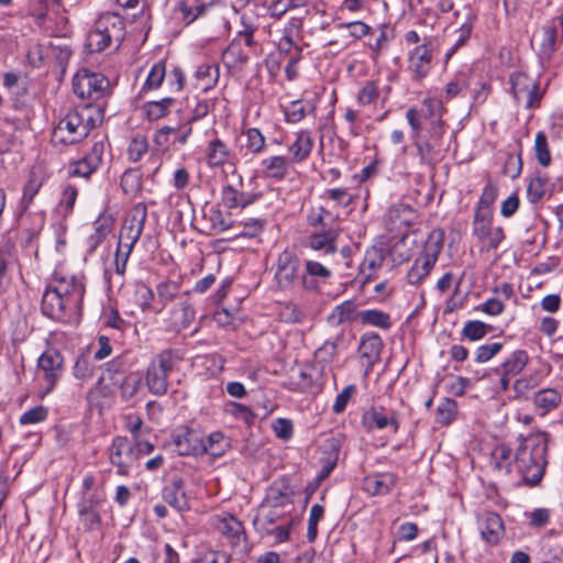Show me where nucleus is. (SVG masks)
Instances as JSON below:
<instances>
[{
    "label": "nucleus",
    "mask_w": 563,
    "mask_h": 563,
    "mask_svg": "<svg viewBox=\"0 0 563 563\" xmlns=\"http://www.w3.org/2000/svg\"><path fill=\"white\" fill-rule=\"evenodd\" d=\"M84 295L85 285L76 276L54 272L42 297V312L53 320L70 322L80 314Z\"/></svg>",
    "instance_id": "1"
},
{
    "label": "nucleus",
    "mask_w": 563,
    "mask_h": 563,
    "mask_svg": "<svg viewBox=\"0 0 563 563\" xmlns=\"http://www.w3.org/2000/svg\"><path fill=\"white\" fill-rule=\"evenodd\" d=\"M519 445L514 456V466L528 486L539 484L547 462L548 439L545 433H531L518 438Z\"/></svg>",
    "instance_id": "2"
},
{
    "label": "nucleus",
    "mask_w": 563,
    "mask_h": 563,
    "mask_svg": "<svg viewBox=\"0 0 563 563\" xmlns=\"http://www.w3.org/2000/svg\"><path fill=\"white\" fill-rule=\"evenodd\" d=\"M125 37L123 18L114 12H104L95 22L93 29L87 34L86 48L89 53H99L106 48H118Z\"/></svg>",
    "instance_id": "3"
},
{
    "label": "nucleus",
    "mask_w": 563,
    "mask_h": 563,
    "mask_svg": "<svg viewBox=\"0 0 563 563\" xmlns=\"http://www.w3.org/2000/svg\"><path fill=\"white\" fill-rule=\"evenodd\" d=\"M95 126L89 109L70 110L59 120L52 132V142L55 145L74 144L84 140Z\"/></svg>",
    "instance_id": "4"
},
{
    "label": "nucleus",
    "mask_w": 563,
    "mask_h": 563,
    "mask_svg": "<svg viewBox=\"0 0 563 563\" xmlns=\"http://www.w3.org/2000/svg\"><path fill=\"white\" fill-rule=\"evenodd\" d=\"M175 351L168 349L159 352L148 364L145 373V383L155 396H163L168 390V376L178 362Z\"/></svg>",
    "instance_id": "5"
},
{
    "label": "nucleus",
    "mask_w": 563,
    "mask_h": 563,
    "mask_svg": "<svg viewBox=\"0 0 563 563\" xmlns=\"http://www.w3.org/2000/svg\"><path fill=\"white\" fill-rule=\"evenodd\" d=\"M443 245V233L432 231L424 244L422 254L416 258L407 273V280L411 285L421 283L434 267Z\"/></svg>",
    "instance_id": "6"
},
{
    "label": "nucleus",
    "mask_w": 563,
    "mask_h": 563,
    "mask_svg": "<svg viewBox=\"0 0 563 563\" xmlns=\"http://www.w3.org/2000/svg\"><path fill=\"white\" fill-rule=\"evenodd\" d=\"M472 232L481 243V251L485 252L498 249L505 239L503 228L493 225L490 210H475Z\"/></svg>",
    "instance_id": "7"
},
{
    "label": "nucleus",
    "mask_w": 563,
    "mask_h": 563,
    "mask_svg": "<svg viewBox=\"0 0 563 563\" xmlns=\"http://www.w3.org/2000/svg\"><path fill=\"white\" fill-rule=\"evenodd\" d=\"M109 86L107 77L87 68L78 70L73 79V90L80 99L99 100L106 95Z\"/></svg>",
    "instance_id": "8"
},
{
    "label": "nucleus",
    "mask_w": 563,
    "mask_h": 563,
    "mask_svg": "<svg viewBox=\"0 0 563 563\" xmlns=\"http://www.w3.org/2000/svg\"><path fill=\"white\" fill-rule=\"evenodd\" d=\"M147 209L144 203L135 205L123 222L119 234V252L124 250L131 253L135 243L139 241L145 224Z\"/></svg>",
    "instance_id": "9"
},
{
    "label": "nucleus",
    "mask_w": 563,
    "mask_h": 563,
    "mask_svg": "<svg viewBox=\"0 0 563 563\" xmlns=\"http://www.w3.org/2000/svg\"><path fill=\"white\" fill-rule=\"evenodd\" d=\"M300 260L296 253L285 250L276 261L275 280L283 290H290L300 284Z\"/></svg>",
    "instance_id": "10"
},
{
    "label": "nucleus",
    "mask_w": 563,
    "mask_h": 563,
    "mask_svg": "<svg viewBox=\"0 0 563 563\" xmlns=\"http://www.w3.org/2000/svg\"><path fill=\"white\" fill-rule=\"evenodd\" d=\"M511 90L516 101L523 102L527 109L539 106L541 95L539 85L525 73H515L510 77Z\"/></svg>",
    "instance_id": "11"
},
{
    "label": "nucleus",
    "mask_w": 563,
    "mask_h": 563,
    "mask_svg": "<svg viewBox=\"0 0 563 563\" xmlns=\"http://www.w3.org/2000/svg\"><path fill=\"white\" fill-rule=\"evenodd\" d=\"M476 525L483 541L489 545H497L505 536L504 521L495 511L478 512Z\"/></svg>",
    "instance_id": "12"
},
{
    "label": "nucleus",
    "mask_w": 563,
    "mask_h": 563,
    "mask_svg": "<svg viewBox=\"0 0 563 563\" xmlns=\"http://www.w3.org/2000/svg\"><path fill=\"white\" fill-rule=\"evenodd\" d=\"M109 459L111 464L118 467L120 475H126L129 468L137 461V453L128 438L117 437L112 441Z\"/></svg>",
    "instance_id": "13"
},
{
    "label": "nucleus",
    "mask_w": 563,
    "mask_h": 563,
    "mask_svg": "<svg viewBox=\"0 0 563 563\" xmlns=\"http://www.w3.org/2000/svg\"><path fill=\"white\" fill-rule=\"evenodd\" d=\"M63 363L64 357L56 350H47L38 357L37 366L44 373V394L51 393L55 387L63 372Z\"/></svg>",
    "instance_id": "14"
},
{
    "label": "nucleus",
    "mask_w": 563,
    "mask_h": 563,
    "mask_svg": "<svg viewBox=\"0 0 563 563\" xmlns=\"http://www.w3.org/2000/svg\"><path fill=\"white\" fill-rule=\"evenodd\" d=\"M361 423L367 432L383 430L388 427L391 428L394 433H397L399 430L398 413L391 411L388 415L383 407H371L365 410Z\"/></svg>",
    "instance_id": "15"
},
{
    "label": "nucleus",
    "mask_w": 563,
    "mask_h": 563,
    "mask_svg": "<svg viewBox=\"0 0 563 563\" xmlns=\"http://www.w3.org/2000/svg\"><path fill=\"white\" fill-rule=\"evenodd\" d=\"M173 444L179 455L202 454L203 445L200 434L189 428H179L173 434Z\"/></svg>",
    "instance_id": "16"
},
{
    "label": "nucleus",
    "mask_w": 563,
    "mask_h": 563,
    "mask_svg": "<svg viewBox=\"0 0 563 563\" xmlns=\"http://www.w3.org/2000/svg\"><path fill=\"white\" fill-rule=\"evenodd\" d=\"M332 276V272L323 264L307 260L305 271L300 276V286L307 291H318L321 283H325Z\"/></svg>",
    "instance_id": "17"
},
{
    "label": "nucleus",
    "mask_w": 563,
    "mask_h": 563,
    "mask_svg": "<svg viewBox=\"0 0 563 563\" xmlns=\"http://www.w3.org/2000/svg\"><path fill=\"white\" fill-rule=\"evenodd\" d=\"M528 363L529 355L527 351L518 349L512 351L499 366L493 368L489 372H483L481 375L476 373L475 380L484 379L490 373L499 374V372H505L506 376L515 377L525 369Z\"/></svg>",
    "instance_id": "18"
},
{
    "label": "nucleus",
    "mask_w": 563,
    "mask_h": 563,
    "mask_svg": "<svg viewBox=\"0 0 563 563\" xmlns=\"http://www.w3.org/2000/svg\"><path fill=\"white\" fill-rule=\"evenodd\" d=\"M431 43L418 45L409 54V70L413 74L415 79L424 78L431 69Z\"/></svg>",
    "instance_id": "19"
},
{
    "label": "nucleus",
    "mask_w": 563,
    "mask_h": 563,
    "mask_svg": "<svg viewBox=\"0 0 563 563\" xmlns=\"http://www.w3.org/2000/svg\"><path fill=\"white\" fill-rule=\"evenodd\" d=\"M163 499L177 511H185L189 504L184 489V479L178 475L170 477L162 490Z\"/></svg>",
    "instance_id": "20"
},
{
    "label": "nucleus",
    "mask_w": 563,
    "mask_h": 563,
    "mask_svg": "<svg viewBox=\"0 0 563 563\" xmlns=\"http://www.w3.org/2000/svg\"><path fill=\"white\" fill-rule=\"evenodd\" d=\"M397 483L394 473H375L363 479V490L371 496H384L391 492Z\"/></svg>",
    "instance_id": "21"
},
{
    "label": "nucleus",
    "mask_w": 563,
    "mask_h": 563,
    "mask_svg": "<svg viewBox=\"0 0 563 563\" xmlns=\"http://www.w3.org/2000/svg\"><path fill=\"white\" fill-rule=\"evenodd\" d=\"M383 341L375 332H366L361 336L358 352L365 360L367 369H371L380 358Z\"/></svg>",
    "instance_id": "22"
},
{
    "label": "nucleus",
    "mask_w": 563,
    "mask_h": 563,
    "mask_svg": "<svg viewBox=\"0 0 563 563\" xmlns=\"http://www.w3.org/2000/svg\"><path fill=\"white\" fill-rule=\"evenodd\" d=\"M295 135V141L288 146V152L290 154L288 158L294 164H300L310 156L313 150L314 140L310 130H300Z\"/></svg>",
    "instance_id": "23"
},
{
    "label": "nucleus",
    "mask_w": 563,
    "mask_h": 563,
    "mask_svg": "<svg viewBox=\"0 0 563 563\" xmlns=\"http://www.w3.org/2000/svg\"><path fill=\"white\" fill-rule=\"evenodd\" d=\"M257 198L256 194L239 191L231 185L224 186L221 191V202L228 209L246 208Z\"/></svg>",
    "instance_id": "24"
},
{
    "label": "nucleus",
    "mask_w": 563,
    "mask_h": 563,
    "mask_svg": "<svg viewBox=\"0 0 563 563\" xmlns=\"http://www.w3.org/2000/svg\"><path fill=\"white\" fill-rule=\"evenodd\" d=\"M561 402L562 393L556 388H542L533 395V405L542 416L556 409Z\"/></svg>",
    "instance_id": "25"
},
{
    "label": "nucleus",
    "mask_w": 563,
    "mask_h": 563,
    "mask_svg": "<svg viewBox=\"0 0 563 563\" xmlns=\"http://www.w3.org/2000/svg\"><path fill=\"white\" fill-rule=\"evenodd\" d=\"M294 163L287 157L275 155L262 161L261 165L266 177L282 180L284 179Z\"/></svg>",
    "instance_id": "26"
},
{
    "label": "nucleus",
    "mask_w": 563,
    "mask_h": 563,
    "mask_svg": "<svg viewBox=\"0 0 563 563\" xmlns=\"http://www.w3.org/2000/svg\"><path fill=\"white\" fill-rule=\"evenodd\" d=\"M387 218L391 230H401L415 222L416 211L408 205L396 203L388 209Z\"/></svg>",
    "instance_id": "27"
},
{
    "label": "nucleus",
    "mask_w": 563,
    "mask_h": 563,
    "mask_svg": "<svg viewBox=\"0 0 563 563\" xmlns=\"http://www.w3.org/2000/svg\"><path fill=\"white\" fill-rule=\"evenodd\" d=\"M358 317L357 305L353 300H345L333 308L327 317V322L331 327H339L346 322H353Z\"/></svg>",
    "instance_id": "28"
},
{
    "label": "nucleus",
    "mask_w": 563,
    "mask_h": 563,
    "mask_svg": "<svg viewBox=\"0 0 563 563\" xmlns=\"http://www.w3.org/2000/svg\"><path fill=\"white\" fill-rule=\"evenodd\" d=\"M340 231L338 229H328L320 233H313L308 239V246L314 251H323L325 254L336 252V239Z\"/></svg>",
    "instance_id": "29"
},
{
    "label": "nucleus",
    "mask_w": 563,
    "mask_h": 563,
    "mask_svg": "<svg viewBox=\"0 0 563 563\" xmlns=\"http://www.w3.org/2000/svg\"><path fill=\"white\" fill-rule=\"evenodd\" d=\"M206 162L210 167L223 166L230 157V148L219 137L210 140L205 150Z\"/></svg>",
    "instance_id": "30"
},
{
    "label": "nucleus",
    "mask_w": 563,
    "mask_h": 563,
    "mask_svg": "<svg viewBox=\"0 0 563 563\" xmlns=\"http://www.w3.org/2000/svg\"><path fill=\"white\" fill-rule=\"evenodd\" d=\"M216 528L221 534L234 543H239L241 539H244L243 525L232 515L228 514L222 517H218Z\"/></svg>",
    "instance_id": "31"
},
{
    "label": "nucleus",
    "mask_w": 563,
    "mask_h": 563,
    "mask_svg": "<svg viewBox=\"0 0 563 563\" xmlns=\"http://www.w3.org/2000/svg\"><path fill=\"white\" fill-rule=\"evenodd\" d=\"M490 464L498 473L509 474L514 464L511 449L506 444L497 445L490 454Z\"/></svg>",
    "instance_id": "32"
},
{
    "label": "nucleus",
    "mask_w": 563,
    "mask_h": 563,
    "mask_svg": "<svg viewBox=\"0 0 563 563\" xmlns=\"http://www.w3.org/2000/svg\"><path fill=\"white\" fill-rule=\"evenodd\" d=\"M179 290V285L172 280L162 282L156 286V314L162 313L167 305L177 298Z\"/></svg>",
    "instance_id": "33"
},
{
    "label": "nucleus",
    "mask_w": 563,
    "mask_h": 563,
    "mask_svg": "<svg viewBox=\"0 0 563 563\" xmlns=\"http://www.w3.org/2000/svg\"><path fill=\"white\" fill-rule=\"evenodd\" d=\"M142 385V376L137 372H130L119 383L118 391L122 401H131L137 395Z\"/></svg>",
    "instance_id": "34"
},
{
    "label": "nucleus",
    "mask_w": 563,
    "mask_h": 563,
    "mask_svg": "<svg viewBox=\"0 0 563 563\" xmlns=\"http://www.w3.org/2000/svg\"><path fill=\"white\" fill-rule=\"evenodd\" d=\"M242 148H245L246 153L252 155H258L263 153L266 146V139L262 132L256 128H247L242 131Z\"/></svg>",
    "instance_id": "35"
},
{
    "label": "nucleus",
    "mask_w": 563,
    "mask_h": 563,
    "mask_svg": "<svg viewBox=\"0 0 563 563\" xmlns=\"http://www.w3.org/2000/svg\"><path fill=\"white\" fill-rule=\"evenodd\" d=\"M476 19L477 15L471 9H467L464 22L456 30L457 36L455 43L446 53V58H450L461 46H463L468 41Z\"/></svg>",
    "instance_id": "36"
},
{
    "label": "nucleus",
    "mask_w": 563,
    "mask_h": 563,
    "mask_svg": "<svg viewBox=\"0 0 563 563\" xmlns=\"http://www.w3.org/2000/svg\"><path fill=\"white\" fill-rule=\"evenodd\" d=\"M134 299L142 312L156 314L155 294L147 285L140 283L135 286Z\"/></svg>",
    "instance_id": "37"
},
{
    "label": "nucleus",
    "mask_w": 563,
    "mask_h": 563,
    "mask_svg": "<svg viewBox=\"0 0 563 563\" xmlns=\"http://www.w3.org/2000/svg\"><path fill=\"white\" fill-rule=\"evenodd\" d=\"M385 260L384 249L380 246H372L366 250L363 262L361 264L362 273H367L371 277L379 267H382Z\"/></svg>",
    "instance_id": "38"
},
{
    "label": "nucleus",
    "mask_w": 563,
    "mask_h": 563,
    "mask_svg": "<svg viewBox=\"0 0 563 563\" xmlns=\"http://www.w3.org/2000/svg\"><path fill=\"white\" fill-rule=\"evenodd\" d=\"M549 191V179L547 176L537 174L532 176L527 186V197L529 202H539Z\"/></svg>",
    "instance_id": "39"
},
{
    "label": "nucleus",
    "mask_w": 563,
    "mask_h": 563,
    "mask_svg": "<svg viewBox=\"0 0 563 563\" xmlns=\"http://www.w3.org/2000/svg\"><path fill=\"white\" fill-rule=\"evenodd\" d=\"M195 77L197 79V87L207 91L212 88L219 78L218 67L213 65L202 64L196 69Z\"/></svg>",
    "instance_id": "40"
},
{
    "label": "nucleus",
    "mask_w": 563,
    "mask_h": 563,
    "mask_svg": "<svg viewBox=\"0 0 563 563\" xmlns=\"http://www.w3.org/2000/svg\"><path fill=\"white\" fill-rule=\"evenodd\" d=\"M203 451L212 456H221L229 448V442L222 432L216 431L210 433L206 440L202 439Z\"/></svg>",
    "instance_id": "41"
},
{
    "label": "nucleus",
    "mask_w": 563,
    "mask_h": 563,
    "mask_svg": "<svg viewBox=\"0 0 563 563\" xmlns=\"http://www.w3.org/2000/svg\"><path fill=\"white\" fill-rule=\"evenodd\" d=\"M457 413V404L451 398H444L435 410V421L441 426L451 424Z\"/></svg>",
    "instance_id": "42"
},
{
    "label": "nucleus",
    "mask_w": 563,
    "mask_h": 563,
    "mask_svg": "<svg viewBox=\"0 0 563 563\" xmlns=\"http://www.w3.org/2000/svg\"><path fill=\"white\" fill-rule=\"evenodd\" d=\"M360 319L364 324H371L384 330H388L391 327L389 314L376 309L361 311Z\"/></svg>",
    "instance_id": "43"
},
{
    "label": "nucleus",
    "mask_w": 563,
    "mask_h": 563,
    "mask_svg": "<svg viewBox=\"0 0 563 563\" xmlns=\"http://www.w3.org/2000/svg\"><path fill=\"white\" fill-rule=\"evenodd\" d=\"M247 54L243 51L241 43L232 41L222 54V60L228 67H235L247 60Z\"/></svg>",
    "instance_id": "44"
},
{
    "label": "nucleus",
    "mask_w": 563,
    "mask_h": 563,
    "mask_svg": "<svg viewBox=\"0 0 563 563\" xmlns=\"http://www.w3.org/2000/svg\"><path fill=\"white\" fill-rule=\"evenodd\" d=\"M41 187L42 180L34 173H31L23 187V194L20 201V206L23 211H26L30 208Z\"/></svg>",
    "instance_id": "45"
},
{
    "label": "nucleus",
    "mask_w": 563,
    "mask_h": 563,
    "mask_svg": "<svg viewBox=\"0 0 563 563\" xmlns=\"http://www.w3.org/2000/svg\"><path fill=\"white\" fill-rule=\"evenodd\" d=\"M175 102L170 97L156 101H148L144 104V110L148 120H158L168 113V109Z\"/></svg>",
    "instance_id": "46"
},
{
    "label": "nucleus",
    "mask_w": 563,
    "mask_h": 563,
    "mask_svg": "<svg viewBox=\"0 0 563 563\" xmlns=\"http://www.w3.org/2000/svg\"><path fill=\"white\" fill-rule=\"evenodd\" d=\"M533 150L538 163L543 167H548L551 164V154L548 139L543 131L537 133Z\"/></svg>",
    "instance_id": "47"
},
{
    "label": "nucleus",
    "mask_w": 563,
    "mask_h": 563,
    "mask_svg": "<svg viewBox=\"0 0 563 563\" xmlns=\"http://www.w3.org/2000/svg\"><path fill=\"white\" fill-rule=\"evenodd\" d=\"M542 43L540 54L543 57L550 58L555 51V43L558 37V30L555 25H544L542 27Z\"/></svg>",
    "instance_id": "48"
},
{
    "label": "nucleus",
    "mask_w": 563,
    "mask_h": 563,
    "mask_svg": "<svg viewBox=\"0 0 563 563\" xmlns=\"http://www.w3.org/2000/svg\"><path fill=\"white\" fill-rule=\"evenodd\" d=\"M314 108L311 104H305L301 101H292L285 112L286 121L289 123H298L308 113L313 112Z\"/></svg>",
    "instance_id": "49"
},
{
    "label": "nucleus",
    "mask_w": 563,
    "mask_h": 563,
    "mask_svg": "<svg viewBox=\"0 0 563 563\" xmlns=\"http://www.w3.org/2000/svg\"><path fill=\"white\" fill-rule=\"evenodd\" d=\"M378 96L379 91L377 84L373 80H368L357 92L356 101L360 106L365 107L376 102Z\"/></svg>",
    "instance_id": "50"
},
{
    "label": "nucleus",
    "mask_w": 563,
    "mask_h": 563,
    "mask_svg": "<svg viewBox=\"0 0 563 563\" xmlns=\"http://www.w3.org/2000/svg\"><path fill=\"white\" fill-rule=\"evenodd\" d=\"M324 508L319 504L312 505L310 508L308 527H307V539L309 542H313L318 536V523L323 518Z\"/></svg>",
    "instance_id": "51"
},
{
    "label": "nucleus",
    "mask_w": 563,
    "mask_h": 563,
    "mask_svg": "<svg viewBox=\"0 0 563 563\" xmlns=\"http://www.w3.org/2000/svg\"><path fill=\"white\" fill-rule=\"evenodd\" d=\"M489 327L479 320L467 321L462 330V335L471 341H477L483 339Z\"/></svg>",
    "instance_id": "52"
},
{
    "label": "nucleus",
    "mask_w": 563,
    "mask_h": 563,
    "mask_svg": "<svg viewBox=\"0 0 563 563\" xmlns=\"http://www.w3.org/2000/svg\"><path fill=\"white\" fill-rule=\"evenodd\" d=\"M95 366L90 360L79 356L73 367V375L76 379L87 382L93 376Z\"/></svg>",
    "instance_id": "53"
},
{
    "label": "nucleus",
    "mask_w": 563,
    "mask_h": 563,
    "mask_svg": "<svg viewBox=\"0 0 563 563\" xmlns=\"http://www.w3.org/2000/svg\"><path fill=\"white\" fill-rule=\"evenodd\" d=\"M166 75V66L164 62H157L151 68L143 89H156L158 88Z\"/></svg>",
    "instance_id": "54"
},
{
    "label": "nucleus",
    "mask_w": 563,
    "mask_h": 563,
    "mask_svg": "<svg viewBox=\"0 0 563 563\" xmlns=\"http://www.w3.org/2000/svg\"><path fill=\"white\" fill-rule=\"evenodd\" d=\"M98 167L90 164L89 159L85 156L79 161L73 163L68 168V175L70 177H82L89 178L92 173L97 170Z\"/></svg>",
    "instance_id": "55"
},
{
    "label": "nucleus",
    "mask_w": 563,
    "mask_h": 563,
    "mask_svg": "<svg viewBox=\"0 0 563 563\" xmlns=\"http://www.w3.org/2000/svg\"><path fill=\"white\" fill-rule=\"evenodd\" d=\"M504 344L501 342H493L478 346L475 352V361L477 363H486L490 361L503 350Z\"/></svg>",
    "instance_id": "56"
},
{
    "label": "nucleus",
    "mask_w": 563,
    "mask_h": 563,
    "mask_svg": "<svg viewBox=\"0 0 563 563\" xmlns=\"http://www.w3.org/2000/svg\"><path fill=\"white\" fill-rule=\"evenodd\" d=\"M148 150V143L145 136H135L128 148L129 159L136 163Z\"/></svg>",
    "instance_id": "57"
},
{
    "label": "nucleus",
    "mask_w": 563,
    "mask_h": 563,
    "mask_svg": "<svg viewBox=\"0 0 563 563\" xmlns=\"http://www.w3.org/2000/svg\"><path fill=\"white\" fill-rule=\"evenodd\" d=\"M47 49L60 66L65 65L71 55L70 46L59 40L51 42Z\"/></svg>",
    "instance_id": "58"
},
{
    "label": "nucleus",
    "mask_w": 563,
    "mask_h": 563,
    "mask_svg": "<svg viewBox=\"0 0 563 563\" xmlns=\"http://www.w3.org/2000/svg\"><path fill=\"white\" fill-rule=\"evenodd\" d=\"M498 195L497 186L488 181L483 189V192L479 197L476 210H489V207L495 202Z\"/></svg>",
    "instance_id": "59"
},
{
    "label": "nucleus",
    "mask_w": 563,
    "mask_h": 563,
    "mask_svg": "<svg viewBox=\"0 0 563 563\" xmlns=\"http://www.w3.org/2000/svg\"><path fill=\"white\" fill-rule=\"evenodd\" d=\"M45 51H46V48L42 44L35 43V44L30 45V47L27 49L26 58H27L29 64L33 68H40L44 65V60H45V56H46Z\"/></svg>",
    "instance_id": "60"
},
{
    "label": "nucleus",
    "mask_w": 563,
    "mask_h": 563,
    "mask_svg": "<svg viewBox=\"0 0 563 563\" xmlns=\"http://www.w3.org/2000/svg\"><path fill=\"white\" fill-rule=\"evenodd\" d=\"M537 386V380L532 375L523 376L515 380L512 390L516 399H521L527 391Z\"/></svg>",
    "instance_id": "61"
},
{
    "label": "nucleus",
    "mask_w": 563,
    "mask_h": 563,
    "mask_svg": "<svg viewBox=\"0 0 563 563\" xmlns=\"http://www.w3.org/2000/svg\"><path fill=\"white\" fill-rule=\"evenodd\" d=\"M95 232L89 236V246L95 250L109 234L110 225L106 221H97L93 223Z\"/></svg>",
    "instance_id": "62"
},
{
    "label": "nucleus",
    "mask_w": 563,
    "mask_h": 563,
    "mask_svg": "<svg viewBox=\"0 0 563 563\" xmlns=\"http://www.w3.org/2000/svg\"><path fill=\"white\" fill-rule=\"evenodd\" d=\"M47 417V409L44 406L34 407L20 417L21 424H33L42 422Z\"/></svg>",
    "instance_id": "63"
},
{
    "label": "nucleus",
    "mask_w": 563,
    "mask_h": 563,
    "mask_svg": "<svg viewBox=\"0 0 563 563\" xmlns=\"http://www.w3.org/2000/svg\"><path fill=\"white\" fill-rule=\"evenodd\" d=\"M338 355V344L335 341H325L317 351L316 357L323 363L332 362Z\"/></svg>",
    "instance_id": "64"
}]
</instances>
